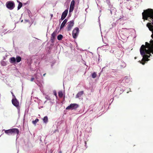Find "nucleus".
I'll list each match as a JSON object with an SVG mask.
<instances>
[{
  "label": "nucleus",
  "instance_id": "412c9836",
  "mask_svg": "<svg viewBox=\"0 0 153 153\" xmlns=\"http://www.w3.org/2000/svg\"><path fill=\"white\" fill-rule=\"evenodd\" d=\"M59 96L60 97H62L63 96V94L62 92L61 91H59L58 93Z\"/></svg>",
  "mask_w": 153,
  "mask_h": 153
},
{
  "label": "nucleus",
  "instance_id": "4be33fe9",
  "mask_svg": "<svg viewBox=\"0 0 153 153\" xmlns=\"http://www.w3.org/2000/svg\"><path fill=\"white\" fill-rule=\"evenodd\" d=\"M97 76V74L96 73L94 72L92 74V77L93 78H94Z\"/></svg>",
  "mask_w": 153,
  "mask_h": 153
},
{
  "label": "nucleus",
  "instance_id": "bb28decb",
  "mask_svg": "<svg viewBox=\"0 0 153 153\" xmlns=\"http://www.w3.org/2000/svg\"><path fill=\"white\" fill-rule=\"evenodd\" d=\"M13 97L14 98L13 99H15V98H16V97L14 95V94H13V93L12 92H11Z\"/></svg>",
  "mask_w": 153,
  "mask_h": 153
},
{
  "label": "nucleus",
  "instance_id": "9d476101",
  "mask_svg": "<svg viewBox=\"0 0 153 153\" xmlns=\"http://www.w3.org/2000/svg\"><path fill=\"white\" fill-rule=\"evenodd\" d=\"M68 21V20L65 19L62 22V23L61 24V25L60 27V29H61L62 28L65 26V24L67 23V22Z\"/></svg>",
  "mask_w": 153,
  "mask_h": 153
},
{
  "label": "nucleus",
  "instance_id": "a211bd4d",
  "mask_svg": "<svg viewBox=\"0 0 153 153\" xmlns=\"http://www.w3.org/2000/svg\"><path fill=\"white\" fill-rule=\"evenodd\" d=\"M16 61L17 62H20L21 60V58L19 56H17L16 58Z\"/></svg>",
  "mask_w": 153,
  "mask_h": 153
},
{
  "label": "nucleus",
  "instance_id": "72a5a7b5",
  "mask_svg": "<svg viewBox=\"0 0 153 153\" xmlns=\"http://www.w3.org/2000/svg\"><path fill=\"white\" fill-rule=\"evenodd\" d=\"M46 102H47V101H45V102H44V103H45Z\"/></svg>",
  "mask_w": 153,
  "mask_h": 153
},
{
  "label": "nucleus",
  "instance_id": "0eeeda50",
  "mask_svg": "<svg viewBox=\"0 0 153 153\" xmlns=\"http://www.w3.org/2000/svg\"><path fill=\"white\" fill-rule=\"evenodd\" d=\"M67 30L68 31L70 30L74 25V21L73 20L71 21L68 23Z\"/></svg>",
  "mask_w": 153,
  "mask_h": 153
},
{
  "label": "nucleus",
  "instance_id": "ddd939ff",
  "mask_svg": "<svg viewBox=\"0 0 153 153\" xmlns=\"http://www.w3.org/2000/svg\"><path fill=\"white\" fill-rule=\"evenodd\" d=\"M10 61L11 63H15L16 61V58L14 57L10 58Z\"/></svg>",
  "mask_w": 153,
  "mask_h": 153
},
{
  "label": "nucleus",
  "instance_id": "f03ea898",
  "mask_svg": "<svg viewBox=\"0 0 153 153\" xmlns=\"http://www.w3.org/2000/svg\"><path fill=\"white\" fill-rule=\"evenodd\" d=\"M3 130L4 131L5 133L8 135H10L15 134H18L19 133V130L18 129L15 128L9 129L7 130L4 129Z\"/></svg>",
  "mask_w": 153,
  "mask_h": 153
},
{
  "label": "nucleus",
  "instance_id": "4468645a",
  "mask_svg": "<svg viewBox=\"0 0 153 153\" xmlns=\"http://www.w3.org/2000/svg\"><path fill=\"white\" fill-rule=\"evenodd\" d=\"M56 31H54V32L52 34L51 39V40H53L54 39L55 37L56 36Z\"/></svg>",
  "mask_w": 153,
  "mask_h": 153
},
{
  "label": "nucleus",
  "instance_id": "2eb2a0df",
  "mask_svg": "<svg viewBox=\"0 0 153 153\" xmlns=\"http://www.w3.org/2000/svg\"><path fill=\"white\" fill-rule=\"evenodd\" d=\"M110 13L111 14H115L116 12V10L115 8L112 7L110 10Z\"/></svg>",
  "mask_w": 153,
  "mask_h": 153
},
{
  "label": "nucleus",
  "instance_id": "f3484780",
  "mask_svg": "<svg viewBox=\"0 0 153 153\" xmlns=\"http://www.w3.org/2000/svg\"><path fill=\"white\" fill-rule=\"evenodd\" d=\"M17 2L19 3V4L18 5V6L17 7L18 10H19L20 9V8L22 7V4L21 2H20L18 1H17Z\"/></svg>",
  "mask_w": 153,
  "mask_h": 153
},
{
  "label": "nucleus",
  "instance_id": "e433bc0d",
  "mask_svg": "<svg viewBox=\"0 0 153 153\" xmlns=\"http://www.w3.org/2000/svg\"><path fill=\"white\" fill-rule=\"evenodd\" d=\"M85 145H86V142H85Z\"/></svg>",
  "mask_w": 153,
  "mask_h": 153
},
{
  "label": "nucleus",
  "instance_id": "c756f323",
  "mask_svg": "<svg viewBox=\"0 0 153 153\" xmlns=\"http://www.w3.org/2000/svg\"><path fill=\"white\" fill-rule=\"evenodd\" d=\"M65 18H64V17H63L62 16H61V18L60 19V20H63L65 19Z\"/></svg>",
  "mask_w": 153,
  "mask_h": 153
},
{
  "label": "nucleus",
  "instance_id": "9b49d317",
  "mask_svg": "<svg viewBox=\"0 0 153 153\" xmlns=\"http://www.w3.org/2000/svg\"><path fill=\"white\" fill-rule=\"evenodd\" d=\"M68 10H65L62 13L61 16L64 17V18H65L68 14Z\"/></svg>",
  "mask_w": 153,
  "mask_h": 153
},
{
  "label": "nucleus",
  "instance_id": "4c0bfd02",
  "mask_svg": "<svg viewBox=\"0 0 153 153\" xmlns=\"http://www.w3.org/2000/svg\"><path fill=\"white\" fill-rule=\"evenodd\" d=\"M128 93V92H127V93Z\"/></svg>",
  "mask_w": 153,
  "mask_h": 153
},
{
  "label": "nucleus",
  "instance_id": "6e6552de",
  "mask_svg": "<svg viewBox=\"0 0 153 153\" xmlns=\"http://www.w3.org/2000/svg\"><path fill=\"white\" fill-rule=\"evenodd\" d=\"M12 102L14 106H16L17 108H19V102L16 98L15 99H13L12 100Z\"/></svg>",
  "mask_w": 153,
  "mask_h": 153
},
{
  "label": "nucleus",
  "instance_id": "aec40b11",
  "mask_svg": "<svg viewBox=\"0 0 153 153\" xmlns=\"http://www.w3.org/2000/svg\"><path fill=\"white\" fill-rule=\"evenodd\" d=\"M39 120L38 119H36L35 120L33 121H32V123L33 124L35 125L36 123L38 122Z\"/></svg>",
  "mask_w": 153,
  "mask_h": 153
},
{
  "label": "nucleus",
  "instance_id": "20e7f679",
  "mask_svg": "<svg viewBox=\"0 0 153 153\" xmlns=\"http://www.w3.org/2000/svg\"><path fill=\"white\" fill-rule=\"evenodd\" d=\"M6 7L10 10L13 9L15 6L14 2L12 1H7L6 4Z\"/></svg>",
  "mask_w": 153,
  "mask_h": 153
},
{
  "label": "nucleus",
  "instance_id": "c85d7f7f",
  "mask_svg": "<svg viewBox=\"0 0 153 153\" xmlns=\"http://www.w3.org/2000/svg\"><path fill=\"white\" fill-rule=\"evenodd\" d=\"M35 79V78H31V80H30L31 81H32V82L33 81V80H34Z\"/></svg>",
  "mask_w": 153,
  "mask_h": 153
},
{
  "label": "nucleus",
  "instance_id": "423d86ee",
  "mask_svg": "<svg viewBox=\"0 0 153 153\" xmlns=\"http://www.w3.org/2000/svg\"><path fill=\"white\" fill-rule=\"evenodd\" d=\"M79 106L77 104L75 103H73L69 105L67 107L66 109H74L77 108Z\"/></svg>",
  "mask_w": 153,
  "mask_h": 153
},
{
  "label": "nucleus",
  "instance_id": "2f4dec72",
  "mask_svg": "<svg viewBox=\"0 0 153 153\" xmlns=\"http://www.w3.org/2000/svg\"><path fill=\"white\" fill-rule=\"evenodd\" d=\"M51 17H53V15L52 14H51Z\"/></svg>",
  "mask_w": 153,
  "mask_h": 153
},
{
  "label": "nucleus",
  "instance_id": "a878e982",
  "mask_svg": "<svg viewBox=\"0 0 153 153\" xmlns=\"http://www.w3.org/2000/svg\"><path fill=\"white\" fill-rule=\"evenodd\" d=\"M53 94L56 96V99H57V93H56V91H54L53 92Z\"/></svg>",
  "mask_w": 153,
  "mask_h": 153
},
{
  "label": "nucleus",
  "instance_id": "6ab92c4d",
  "mask_svg": "<svg viewBox=\"0 0 153 153\" xmlns=\"http://www.w3.org/2000/svg\"><path fill=\"white\" fill-rule=\"evenodd\" d=\"M63 38V36L62 35H59L57 36V39L59 40H61Z\"/></svg>",
  "mask_w": 153,
  "mask_h": 153
},
{
  "label": "nucleus",
  "instance_id": "5701e85b",
  "mask_svg": "<svg viewBox=\"0 0 153 153\" xmlns=\"http://www.w3.org/2000/svg\"><path fill=\"white\" fill-rule=\"evenodd\" d=\"M50 100L49 102L50 103V104L51 105H53V103L54 102L53 100H52V99H51V100Z\"/></svg>",
  "mask_w": 153,
  "mask_h": 153
},
{
  "label": "nucleus",
  "instance_id": "393cba45",
  "mask_svg": "<svg viewBox=\"0 0 153 153\" xmlns=\"http://www.w3.org/2000/svg\"><path fill=\"white\" fill-rule=\"evenodd\" d=\"M45 98L48 100H51L50 97L48 95H46L45 96Z\"/></svg>",
  "mask_w": 153,
  "mask_h": 153
},
{
  "label": "nucleus",
  "instance_id": "1a4fd4ad",
  "mask_svg": "<svg viewBox=\"0 0 153 153\" xmlns=\"http://www.w3.org/2000/svg\"><path fill=\"white\" fill-rule=\"evenodd\" d=\"M74 5L75 1L74 0H73L71 2L69 11V13H71L73 11L74 8Z\"/></svg>",
  "mask_w": 153,
  "mask_h": 153
},
{
  "label": "nucleus",
  "instance_id": "cd10ccee",
  "mask_svg": "<svg viewBox=\"0 0 153 153\" xmlns=\"http://www.w3.org/2000/svg\"><path fill=\"white\" fill-rule=\"evenodd\" d=\"M107 3L108 4H109L110 3V1L109 0H106Z\"/></svg>",
  "mask_w": 153,
  "mask_h": 153
},
{
  "label": "nucleus",
  "instance_id": "7c9ffc66",
  "mask_svg": "<svg viewBox=\"0 0 153 153\" xmlns=\"http://www.w3.org/2000/svg\"><path fill=\"white\" fill-rule=\"evenodd\" d=\"M143 65H144L145 64V62H142V63H141Z\"/></svg>",
  "mask_w": 153,
  "mask_h": 153
},
{
  "label": "nucleus",
  "instance_id": "7ed1b4c3",
  "mask_svg": "<svg viewBox=\"0 0 153 153\" xmlns=\"http://www.w3.org/2000/svg\"><path fill=\"white\" fill-rule=\"evenodd\" d=\"M42 74L40 73H39L38 72L36 74L35 76V78L36 79L37 82L35 81H34L40 87L42 86V84H43V81L42 80L40 81L39 80L42 77Z\"/></svg>",
  "mask_w": 153,
  "mask_h": 153
},
{
  "label": "nucleus",
  "instance_id": "39448f33",
  "mask_svg": "<svg viewBox=\"0 0 153 153\" xmlns=\"http://www.w3.org/2000/svg\"><path fill=\"white\" fill-rule=\"evenodd\" d=\"M79 29L78 27H76L73 30L72 32V36L74 38H76L79 33Z\"/></svg>",
  "mask_w": 153,
  "mask_h": 153
},
{
  "label": "nucleus",
  "instance_id": "b1692460",
  "mask_svg": "<svg viewBox=\"0 0 153 153\" xmlns=\"http://www.w3.org/2000/svg\"><path fill=\"white\" fill-rule=\"evenodd\" d=\"M1 64L3 66H5L6 65V64L5 62L4 61H2L1 62Z\"/></svg>",
  "mask_w": 153,
  "mask_h": 153
},
{
  "label": "nucleus",
  "instance_id": "f8f14e48",
  "mask_svg": "<svg viewBox=\"0 0 153 153\" xmlns=\"http://www.w3.org/2000/svg\"><path fill=\"white\" fill-rule=\"evenodd\" d=\"M83 93L84 92L83 91H81L79 92L76 95V98H79V97H80L83 94Z\"/></svg>",
  "mask_w": 153,
  "mask_h": 153
},
{
  "label": "nucleus",
  "instance_id": "f704fd0d",
  "mask_svg": "<svg viewBox=\"0 0 153 153\" xmlns=\"http://www.w3.org/2000/svg\"><path fill=\"white\" fill-rule=\"evenodd\" d=\"M59 153H62L61 152V151L59 152Z\"/></svg>",
  "mask_w": 153,
  "mask_h": 153
},
{
  "label": "nucleus",
  "instance_id": "f257e3e1",
  "mask_svg": "<svg viewBox=\"0 0 153 153\" xmlns=\"http://www.w3.org/2000/svg\"><path fill=\"white\" fill-rule=\"evenodd\" d=\"M143 19L148 20L152 22V25L148 27L150 30L152 31V37L153 39V10L148 9L145 10L142 13ZM140 54L143 57L142 60L143 61H147L148 58L151 56V53L153 54V40H151L150 43L146 42L145 45H143L140 49Z\"/></svg>",
  "mask_w": 153,
  "mask_h": 153
},
{
  "label": "nucleus",
  "instance_id": "473e14b6",
  "mask_svg": "<svg viewBox=\"0 0 153 153\" xmlns=\"http://www.w3.org/2000/svg\"><path fill=\"white\" fill-rule=\"evenodd\" d=\"M25 21H26L27 22H28V21H28V20H26Z\"/></svg>",
  "mask_w": 153,
  "mask_h": 153
},
{
  "label": "nucleus",
  "instance_id": "dca6fc26",
  "mask_svg": "<svg viewBox=\"0 0 153 153\" xmlns=\"http://www.w3.org/2000/svg\"><path fill=\"white\" fill-rule=\"evenodd\" d=\"M43 122L45 123H46L48 121V117L47 116H45L43 119Z\"/></svg>",
  "mask_w": 153,
  "mask_h": 153
},
{
  "label": "nucleus",
  "instance_id": "c9c22d12",
  "mask_svg": "<svg viewBox=\"0 0 153 153\" xmlns=\"http://www.w3.org/2000/svg\"><path fill=\"white\" fill-rule=\"evenodd\" d=\"M45 74H43V76H44L45 75Z\"/></svg>",
  "mask_w": 153,
  "mask_h": 153
}]
</instances>
